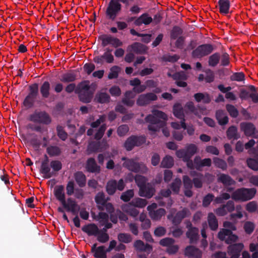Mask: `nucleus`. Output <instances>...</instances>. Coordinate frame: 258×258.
Returning <instances> with one entry per match:
<instances>
[{
    "instance_id": "nucleus-1",
    "label": "nucleus",
    "mask_w": 258,
    "mask_h": 258,
    "mask_svg": "<svg viewBox=\"0 0 258 258\" xmlns=\"http://www.w3.org/2000/svg\"><path fill=\"white\" fill-rule=\"evenodd\" d=\"M167 117L166 114L163 112L155 110L153 111V114L148 115L145 120L146 122L149 123L148 130L156 132L166 125Z\"/></svg>"
},
{
    "instance_id": "nucleus-2",
    "label": "nucleus",
    "mask_w": 258,
    "mask_h": 258,
    "mask_svg": "<svg viewBox=\"0 0 258 258\" xmlns=\"http://www.w3.org/2000/svg\"><path fill=\"white\" fill-rule=\"evenodd\" d=\"M98 39L101 41V46L103 47L111 45L117 48L114 52V55L116 57H121L123 56L124 50L121 48H118L123 45L122 42L119 38L110 34H103L99 36Z\"/></svg>"
},
{
    "instance_id": "nucleus-3",
    "label": "nucleus",
    "mask_w": 258,
    "mask_h": 258,
    "mask_svg": "<svg viewBox=\"0 0 258 258\" xmlns=\"http://www.w3.org/2000/svg\"><path fill=\"white\" fill-rule=\"evenodd\" d=\"M257 190L255 187H241L236 189L231 194V198L236 202H245L254 198Z\"/></svg>"
},
{
    "instance_id": "nucleus-4",
    "label": "nucleus",
    "mask_w": 258,
    "mask_h": 258,
    "mask_svg": "<svg viewBox=\"0 0 258 258\" xmlns=\"http://www.w3.org/2000/svg\"><path fill=\"white\" fill-rule=\"evenodd\" d=\"M88 81H85L79 83L76 90V93L78 94L80 101L84 103H90L93 98L94 90L91 89Z\"/></svg>"
},
{
    "instance_id": "nucleus-5",
    "label": "nucleus",
    "mask_w": 258,
    "mask_h": 258,
    "mask_svg": "<svg viewBox=\"0 0 258 258\" xmlns=\"http://www.w3.org/2000/svg\"><path fill=\"white\" fill-rule=\"evenodd\" d=\"M121 160L124 161L123 166L132 172L145 174L148 171L147 167L142 162H138L134 159H127L124 157Z\"/></svg>"
},
{
    "instance_id": "nucleus-6",
    "label": "nucleus",
    "mask_w": 258,
    "mask_h": 258,
    "mask_svg": "<svg viewBox=\"0 0 258 258\" xmlns=\"http://www.w3.org/2000/svg\"><path fill=\"white\" fill-rule=\"evenodd\" d=\"M28 120L39 124L48 125L52 121L50 115L44 110H36L28 116Z\"/></svg>"
},
{
    "instance_id": "nucleus-7",
    "label": "nucleus",
    "mask_w": 258,
    "mask_h": 258,
    "mask_svg": "<svg viewBox=\"0 0 258 258\" xmlns=\"http://www.w3.org/2000/svg\"><path fill=\"white\" fill-rule=\"evenodd\" d=\"M146 89L145 85H139L136 87H134L132 90L126 91L124 94V97L121 99V102L127 107H132L135 104L134 98L136 93L139 94L144 92Z\"/></svg>"
},
{
    "instance_id": "nucleus-8",
    "label": "nucleus",
    "mask_w": 258,
    "mask_h": 258,
    "mask_svg": "<svg viewBox=\"0 0 258 258\" xmlns=\"http://www.w3.org/2000/svg\"><path fill=\"white\" fill-rule=\"evenodd\" d=\"M29 93L23 101V105L27 108H32L39 95V85L34 83L28 86Z\"/></svg>"
},
{
    "instance_id": "nucleus-9",
    "label": "nucleus",
    "mask_w": 258,
    "mask_h": 258,
    "mask_svg": "<svg viewBox=\"0 0 258 258\" xmlns=\"http://www.w3.org/2000/svg\"><path fill=\"white\" fill-rule=\"evenodd\" d=\"M121 10V5L117 0H110L105 11L106 18L114 21Z\"/></svg>"
},
{
    "instance_id": "nucleus-10",
    "label": "nucleus",
    "mask_w": 258,
    "mask_h": 258,
    "mask_svg": "<svg viewBox=\"0 0 258 258\" xmlns=\"http://www.w3.org/2000/svg\"><path fill=\"white\" fill-rule=\"evenodd\" d=\"M214 50V47L211 44H204L198 46L191 53L194 58H201L211 54Z\"/></svg>"
},
{
    "instance_id": "nucleus-11",
    "label": "nucleus",
    "mask_w": 258,
    "mask_h": 258,
    "mask_svg": "<svg viewBox=\"0 0 258 258\" xmlns=\"http://www.w3.org/2000/svg\"><path fill=\"white\" fill-rule=\"evenodd\" d=\"M125 186V183L123 179H120L118 181L115 179L109 180L106 183V191L107 194L112 196L113 195L116 190L122 191Z\"/></svg>"
},
{
    "instance_id": "nucleus-12",
    "label": "nucleus",
    "mask_w": 258,
    "mask_h": 258,
    "mask_svg": "<svg viewBox=\"0 0 258 258\" xmlns=\"http://www.w3.org/2000/svg\"><path fill=\"white\" fill-rule=\"evenodd\" d=\"M240 131L247 137L258 138V131L255 125L251 122H242L240 123Z\"/></svg>"
},
{
    "instance_id": "nucleus-13",
    "label": "nucleus",
    "mask_w": 258,
    "mask_h": 258,
    "mask_svg": "<svg viewBox=\"0 0 258 258\" xmlns=\"http://www.w3.org/2000/svg\"><path fill=\"white\" fill-rule=\"evenodd\" d=\"M198 152V147L194 144H187L184 149H179L176 152V155L179 158H185L189 160Z\"/></svg>"
},
{
    "instance_id": "nucleus-14",
    "label": "nucleus",
    "mask_w": 258,
    "mask_h": 258,
    "mask_svg": "<svg viewBox=\"0 0 258 258\" xmlns=\"http://www.w3.org/2000/svg\"><path fill=\"white\" fill-rule=\"evenodd\" d=\"M146 141L143 136H131L128 137L124 144V147L128 151H131L135 146H140Z\"/></svg>"
},
{
    "instance_id": "nucleus-15",
    "label": "nucleus",
    "mask_w": 258,
    "mask_h": 258,
    "mask_svg": "<svg viewBox=\"0 0 258 258\" xmlns=\"http://www.w3.org/2000/svg\"><path fill=\"white\" fill-rule=\"evenodd\" d=\"M190 215V210L187 208H183L181 210L178 211L175 215H168V219L171 221L174 226H178L184 218L189 217Z\"/></svg>"
},
{
    "instance_id": "nucleus-16",
    "label": "nucleus",
    "mask_w": 258,
    "mask_h": 258,
    "mask_svg": "<svg viewBox=\"0 0 258 258\" xmlns=\"http://www.w3.org/2000/svg\"><path fill=\"white\" fill-rule=\"evenodd\" d=\"M218 238L221 241H225L227 244H231L238 239V236L234 234L231 230L225 228L218 232Z\"/></svg>"
},
{
    "instance_id": "nucleus-17",
    "label": "nucleus",
    "mask_w": 258,
    "mask_h": 258,
    "mask_svg": "<svg viewBox=\"0 0 258 258\" xmlns=\"http://www.w3.org/2000/svg\"><path fill=\"white\" fill-rule=\"evenodd\" d=\"M157 98V95L153 93L141 94L137 100V104L139 106H144L149 104L151 101L156 100Z\"/></svg>"
},
{
    "instance_id": "nucleus-18",
    "label": "nucleus",
    "mask_w": 258,
    "mask_h": 258,
    "mask_svg": "<svg viewBox=\"0 0 258 258\" xmlns=\"http://www.w3.org/2000/svg\"><path fill=\"white\" fill-rule=\"evenodd\" d=\"M53 194L56 199L60 203L62 207H66V194L63 185H57L54 188Z\"/></svg>"
},
{
    "instance_id": "nucleus-19",
    "label": "nucleus",
    "mask_w": 258,
    "mask_h": 258,
    "mask_svg": "<svg viewBox=\"0 0 258 258\" xmlns=\"http://www.w3.org/2000/svg\"><path fill=\"white\" fill-rule=\"evenodd\" d=\"M97 243H95L91 247V252L95 258H107L106 248L104 245L97 247Z\"/></svg>"
},
{
    "instance_id": "nucleus-20",
    "label": "nucleus",
    "mask_w": 258,
    "mask_h": 258,
    "mask_svg": "<svg viewBox=\"0 0 258 258\" xmlns=\"http://www.w3.org/2000/svg\"><path fill=\"white\" fill-rule=\"evenodd\" d=\"M184 253L186 256L189 258H202V256L201 250L192 245L186 246Z\"/></svg>"
},
{
    "instance_id": "nucleus-21",
    "label": "nucleus",
    "mask_w": 258,
    "mask_h": 258,
    "mask_svg": "<svg viewBox=\"0 0 258 258\" xmlns=\"http://www.w3.org/2000/svg\"><path fill=\"white\" fill-rule=\"evenodd\" d=\"M134 246L135 249L139 252H147L150 253L152 249V246L148 243L145 244L141 240H137L134 242Z\"/></svg>"
},
{
    "instance_id": "nucleus-22",
    "label": "nucleus",
    "mask_w": 258,
    "mask_h": 258,
    "mask_svg": "<svg viewBox=\"0 0 258 258\" xmlns=\"http://www.w3.org/2000/svg\"><path fill=\"white\" fill-rule=\"evenodd\" d=\"M85 168L90 173H99L101 170L100 166L97 165L94 158H89L87 159Z\"/></svg>"
},
{
    "instance_id": "nucleus-23",
    "label": "nucleus",
    "mask_w": 258,
    "mask_h": 258,
    "mask_svg": "<svg viewBox=\"0 0 258 258\" xmlns=\"http://www.w3.org/2000/svg\"><path fill=\"white\" fill-rule=\"evenodd\" d=\"M127 50L137 54H144L146 52L147 48L145 45L141 43L134 42L128 46Z\"/></svg>"
},
{
    "instance_id": "nucleus-24",
    "label": "nucleus",
    "mask_w": 258,
    "mask_h": 258,
    "mask_svg": "<svg viewBox=\"0 0 258 258\" xmlns=\"http://www.w3.org/2000/svg\"><path fill=\"white\" fill-rule=\"evenodd\" d=\"M67 206L63 207L68 212H71L73 215H77L80 209L79 206L77 204V202L71 198L67 199Z\"/></svg>"
},
{
    "instance_id": "nucleus-25",
    "label": "nucleus",
    "mask_w": 258,
    "mask_h": 258,
    "mask_svg": "<svg viewBox=\"0 0 258 258\" xmlns=\"http://www.w3.org/2000/svg\"><path fill=\"white\" fill-rule=\"evenodd\" d=\"M99 229L94 223H90L85 225L82 228V230L87 234L89 236H97L99 232Z\"/></svg>"
},
{
    "instance_id": "nucleus-26",
    "label": "nucleus",
    "mask_w": 258,
    "mask_h": 258,
    "mask_svg": "<svg viewBox=\"0 0 258 258\" xmlns=\"http://www.w3.org/2000/svg\"><path fill=\"white\" fill-rule=\"evenodd\" d=\"M153 21V18L148 13H144L138 17L135 21L134 24L136 26H140L142 24L149 25Z\"/></svg>"
},
{
    "instance_id": "nucleus-27",
    "label": "nucleus",
    "mask_w": 258,
    "mask_h": 258,
    "mask_svg": "<svg viewBox=\"0 0 258 258\" xmlns=\"http://www.w3.org/2000/svg\"><path fill=\"white\" fill-rule=\"evenodd\" d=\"M110 97L109 95L103 90L98 91L95 95L94 97V101L101 103H108L110 102Z\"/></svg>"
},
{
    "instance_id": "nucleus-28",
    "label": "nucleus",
    "mask_w": 258,
    "mask_h": 258,
    "mask_svg": "<svg viewBox=\"0 0 258 258\" xmlns=\"http://www.w3.org/2000/svg\"><path fill=\"white\" fill-rule=\"evenodd\" d=\"M199 230L198 228H190L188 229L186 236L189 239V243L191 244L196 243L199 238Z\"/></svg>"
},
{
    "instance_id": "nucleus-29",
    "label": "nucleus",
    "mask_w": 258,
    "mask_h": 258,
    "mask_svg": "<svg viewBox=\"0 0 258 258\" xmlns=\"http://www.w3.org/2000/svg\"><path fill=\"white\" fill-rule=\"evenodd\" d=\"M155 189L149 183L140 188V195L148 199L151 198L154 195Z\"/></svg>"
},
{
    "instance_id": "nucleus-30",
    "label": "nucleus",
    "mask_w": 258,
    "mask_h": 258,
    "mask_svg": "<svg viewBox=\"0 0 258 258\" xmlns=\"http://www.w3.org/2000/svg\"><path fill=\"white\" fill-rule=\"evenodd\" d=\"M103 145L104 149H106L107 147V144L106 142H93L89 144L88 149L91 152H96L98 151H102L101 146Z\"/></svg>"
},
{
    "instance_id": "nucleus-31",
    "label": "nucleus",
    "mask_w": 258,
    "mask_h": 258,
    "mask_svg": "<svg viewBox=\"0 0 258 258\" xmlns=\"http://www.w3.org/2000/svg\"><path fill=\"white\" fill-rule=\"evenodd\" d=\"M226 135L229 140H236L240 138L237 127L235 125H231L228 127L226 131Z\"/></svg>"
},
{
    "instance_id": "nucleus-32",
    "label": "nucleus",
    "mask_w": 258,
    "mask_h": 258,
    "mask_svg": "<svg viewBox=\"0 0 258 258\" xmlns=\"http://www.w3.org/2000/svg\"><path fill=\"white\" fill-rule=\"evenodd\" d=\"M76 182L80 187H84L86 184V176L82 171H77L74 174Z\"/></svg>"
},
{
    "instance_id": "nucleus-33",
    "label": "nucleus",
    "mask_w": 258,
    "mask_h": 258,
    "mask_svg": "<svg viewBox=\"0 0 258 258\" xmlns=\"http://www.w3.org/2000/svg\"><path fill=\"white\" fill-rule=\"evenodd\" d=\"M194 97L197 102L202 101L204 104H208L211 101V97L207 93H197L194 94Z\"/></svg>"
},
{
    "instance_id": "nucleus-34",
    "label": "nucleus",
    "mask_w": 258,
    "mask_h": 258,
    "mask_svg": "<svg viewBox=\"0 0 258 258\" xmlns=\"http://www.w3.org/2000/svg\"><path fill=\"white\" fill-rule=\"evenodd\" d=\"M218 6L221 14L226 15L229 13L230 3L229 0H219Z\"/></svg>"
},
{
    "instance_id": "nucleus-35",
    "label": "nucleus",
    "mask_w": 258,
    "mask_h": 258,
    "mask_svg": "<svg viewBox=\"0 0 258 258\" xmlns=\"http://www.w3.org/2000/svg\"><path fill=\"white\" fill-rule=\"evenodd\" d=\"M216 117L218 123L221 125L226 124L229 121V118L224 111L218 110L216 112Z\"/></svg>"
},
{
    "instance_id": "nucleus-36",
    "label": "nucleus",
    "mask_w": 258,
    "mask_h": 258,
    "mask_svg": "<svg viewBox=\"0 0 258 258\" xmlns=\"http://www.w3.org/2000/svg\"><path fill=\"white\" fill-rule=\"evenodd\" d=\"M50 84L48 81H44L40 86V92L43 98H48L50 95Z\"/></svg>"
},
{
    "instance_id": "nucleus-37",
    "label": "nucleus",
    "mask_w": 258,
    "mask_h": 258,
    "mask_svg": "<svg viewBox=\"0 0 258 258\" xmlns=\"http://www.w3.org/2000/svg\"><path fill=\"white\" fill-rule=\"evenodd\" d=\"M40 173L43 175L45 178H49L53 176L52 172H51V167L49 163H41L39 170Z\"/></svg>"
},
{
    "instance_id": "nucleus-38",
    "label": "nucleus",
    "mask_w": 258,
    "mask_h": 258,
    "mask_svg": "<svg viewBox=\"0 0 258 258\" xmlns=\"http://www.w3.org/2000/svg\"><path fill=\"white\" fill-rule=\"evenodd\" d=\"M76 79L77 74L73 71L63 74L60 78V81L65 83L74 82Z\"/></svg>"
},
{
    "instance_id": "nucleus-39",
    "label": "nucleus",
    "mask_w": 258,
    "mask_h": 258,
    "mask_svg": "<svg viewBox=\"0 0 258 258\" xmlns=\"http://www.w3.org/2000/svg\"><path fill=\"white\" fill-rule=\"evenodd\" d=\"M207 220L210 229L213 231L216 230L218 228V222L215 215L213 213H209Z\"/></svg>"
},
{
    "instance_id": "nucleus-40",
    "label": "nucleus",
    "mask_w": 258,
    "mask_h": 258,
    "mask_svg": "<svg viewBox=\"0 0 258 258\" xmlns=\"http://www.w3.org/2000/svg\"><path fill=\"white\" fill-rule=\"evenodd\" d=\"M219 182L225 185H232L235 184V181L229 175L222 173L218 178Z\"/></svg>"
},
{
    "instance_id": "nucleus-41",
    "label": "nucleus",
    "mask_w": 258,
    "mask_h": 258,
    "mask_svg": "<svg viewBox=\"0 0 258 258\" xmlns=\"http://www.w3.org/2000/svg\"><path fill=\"white\" fill-rule=\"evenodd\" d=\"M122 210L123 212L127 213L134 217H137L139 214V211L135 207L130 205L129 204L123 205L122 206Z\"/></svg>"
},
{
    "instance_id": "nucleus-42",
    "label": "nucleus",
    "mask_w": 258,
    "mask_h": 258,
    "mask_svg": "<svg viewBox=\"0 0 258 258\" xmlns=\"http://www.w3.org/2000/svg\"><path fill=\"white\" fill-rule=\"evenodd\" d=\"M181 183V179L179 178H176L168 186L174 194H178Z\"/></svg>"
},
{
    "instance_id": "nucleus-43",
    "label": "nucleus",
    "mask_w": 258,
    "mask_h": 258,
    "mask_svg": "<svg viewBox=\"0 0 258 258\" xmlns=\"http://www.w3.org/2000/svg\"><path fill=\"white\" fill-rule=\"evenodd\" d=\"M173 113L174 115L179 119L185 117L184 110L181 105L179 103H176L173 107Z\"/></svg>"
},
{
    "instance_id": "nucleus-44",
    "label": "nucleus",
    "mask_w": 258,
    "mask_h": 258,
    "mask_svg": "<svg viewBox=\"0 0 258 258\" xmlns=\"http://www.w3.org/2000/svg\"><path fill=\"white\" fill-rule=\"evenodd\" d=\"M46 152L50 157L59 156L61 154V150L56 146L50 145L46 148Z\"/></svg>"
},
{
    "instance_id": "nucleus-45",
    "label": "nucleus",
    "mask_w": 258,
    "mask_h": 258,
    "mask_svg": "<svg viewBox=\"0 0 258 258\" xmlns=\"http://www.w3.org/2000/svg\"><path fill=\"white\" fill-rule=\"evenodd\" d=\"M165 210L163 208H159L156 210L150 211V217L154 220H159L165 214Z\"/></svg>"
},
{
    "instance_id": "nucleus-46",
    "label": "nucleus",
    "mask_w": 258,
    "mask_h": 258,
    "mask_svg": "<svg viewBox=\"0 0 258 258\" xmlns=\"http://www.w3.org/2000/svg\"><path fill=\"white\" fill-rule=\"evenodd\" d=\"M128 204L135 208H143L147 205V202L145 199L137 198L133 199Z\"/></svg>"
},
{
    "instance_id": "nucleus-47",
    "label": "nucleus",
    "mask_w": 258,
    "mask_h": 258,
    "mask_svg": "<svg viewBox=\"0 0 258 258\" xmlns=\"http://www.w3.org/2000/svg\"><path fill=\"white\" fill-rule=\"evenodd\" d=\"M221 55L219 52H215L210 55L208 59V64L212 67H216L219 62Z\"/></svg>"
},
{
    "instance_id": "nucleus-48",
    "label": "nucleus",
    "mask_w": 258,
    "mask_h": 258,
    "mask_svg": "<svg viewBox=\"0 0 258 258\" xmlns=\"http://www.w3.org/2000/svg\"><path fill=\"white\" fill-rule=\"evenodd\" d=\"M50 166L52 170L51 171V172H52L53 176L55 175L56 173L62 168V163L59 160H54L51 161L50 162Z\"/></svg>"
},
{
    "instance_id": "nucleus-49",
    "label": "nucleus",
    "mask_w": 258,
    "mask_h": 258,
    "mask_svg": "<svg viewBox=\"0 0 258 258\" xmlns=\"http://www.w3.org/2000/svg\"><path fill=\"white\" fill-rule=\"evenodd\" d=\"M117 239L120 242L129 243L132 241L133 237L129 233H120L117 235Z\"/></svg>"
},
{
    "instance_id": "nucleus-50",
    "label": "nucleus",
    "mask_w": 258,
    "mask_h": 258,
    "mask_svg": "<svg viewBox=\"0 0 258 258\" xmlns=\"http://www.w3.org/2000/svg\"><path fill=\"white\" fill-rule=\"evenodd\" d=\"M173 165V159L171 156L169 155L164 157L161 162V166L163 168H169L172 167Z\"/></svg>"
},
{
    "instance_id": "nucleus-51",
    "label": "nucleus",
    "mask_w": 258,
    "mask_h": 258,
    "mask_svg": "<svg viewBox=\"0 0 258 258\" xmlns=\"http://www.w3.org/2000/svg\"><path fill=\"white\" fill-rule=\"evenodd\" d=\"M109 200V198L106 199L105 195L103 192H98L95 197V201L98 206H102L104 205L108 200Z\"/></svg>"
},
{
    "instance_id": "nucleus-52",
    "label": "nucleus",
    "mask_w": 258,
    "mask_h": 258,
    "mask_svg": "<svg viewBox=\"0 0 258 258\" xmlns=\"http://www.w3.org/2000/svg\"><path fill=\"white\" fill-rule=\"evenodd\" d=\"M245 209L249 213H258V203L255 201L249 202L245 205Z\"/></svg>"
},
{
    "instance_id": "nucleus-53",
    "label": "nucleus",
    "mask_w": 258,
    "mask_h": 258,
    "mask_svg": "<svg viewBox=\"0 0 258 258\" xmlns=\"http://www.w3.org/2000/svg\"><path fill=\"white\" fill-rule=\"evenodd\" d=\"M247 166L254 171H258V161L252 158H248L246 160Z\"/></svg>"
},
{
    "instance_id": "nucleus-54",
    "label": "nucleus",
    "mask_w": 258,
    "mask_h": 258,
    "mask_svg": "<svg viewBox=\"0 0 258 258\" xmlns=\"http://www.w3.org/2000/svg\"><path fill=\"white\" fill-rule=\"evenodd\" d=\"M96 236L97 237V241L101 243H105L108 242L110 237L109 234L107 232H104V231L100 230L98 234H97Z\"/></svg>"
},
{
    "instance_id": "nucleus-55",
    "label": "nucleus",
    "mask_w": 258,
    "mask_h": 258,
    "mask_svg": "<svg viewBox=\"0 0 258 258\" xmlns=\"http://www.w3.org/2000/svg\"><path fill=\"white\" fill-rule=\"evenodd\" d=\"M183 30L179 26H175L173 27L170 32L171 39L175 40L178 38L182 34Z\"/></svg>"
},
{
    "instance_id": "nucleus-56",
    "label": "nucleus",
    "mask_w": 258,
    "mask_h": 258,
    "mask_svg": "<svg viewBox=\"0 0 258 258\" xmlns=\"http://www.w3.org/2000/svg\"><path fill=\"white\" fill-rule=\"evenodd\" d=\"M213 162L217 168H220L223 170L227 169V164L225 160L218 157H214L213 158Z\"/></svg>"
},
{
    "instance_id": "nucleus-57",
    "label": "nucleus",
    "mask_w": 258,
    "mask_h": 258,
    "mask_svg": "<svg viewBox=\"0 0 258 258\" xmlns=\"http://www.w3.org/2000/svg\"><path fill=\"white\" fill-rule=\"evenodd\" d=\"M184 111L186 113H187V111H186V110H187L189 112L196 115H198L199 114L198 109L196 107L194 103L191 101L187 102L184 106Z\"/></svg>"
},
{
    "instance_id": "nucleus-58",
    "label": "nucleus",
    "mask_w": 258,
    "mask_h": 258,
    "mask_svg": "<svg viewBox=\"0 0 258 258\" xmlns=\"http://www.w3.org/2000/svg\"><path fill=\"white\" fill-rule=\"evenodd\" d=\"M226 109L230 116L233 118H236L239 115V111L232 104H228L226 105Z\"/></svg>"
},
{
    "instance_id": "nucleus-59",
    "label": "nucleus",
    "mask_w": 258,
    "mask_h": 258,
    "mask_svg": "<svg viewBox=\"0 0 258 258\" xmlns=\"http://www.w3.org/2000/svg\"><path fill=\"white\" fill-rule=\"evenodd\" d=\"M245 74L243 72L233 73L230 77V81L242 82L245 80Z\"/></svg>"
},
{
    "instance_id": "nucleus-60",
    "label": "nucleus",
    "mask_w": 258,
    "mask_h": 258,
    "mask_svg": "<svg viewBox=\"0 0 258 258\" xmlns=\"http://www.w3.org/2000/svg\"><path fill=\"white\" fill-rule=\"evenodd\" d=\"M243 245L242 243H237L229 246L230 253L240 254Z\"/></svg>"
},
{
    "instance_id": "nucleus-61",
    "label": "nucleus",
    "mask_w": 258,
    "mask_h": 258,
    "mask_svg": "<svg viewBox=\"0 0 258 258\" xmlns=\"http://www.w3.org/2000/svg\"><path fill=\"white\" fill-rule=\"evenodd\" d=\"M134 192L133 189H128L122 193L120 199L124 202H127L134 197Z\"/></svg>"
},
{
    "instance_id": "nucleus-62",
    "label": "nucleus",
    "mask_w": 258,
    "mask_h": 258,
    "mask_svg": "<svg viewBox=\"0 0 258 258\" xmlns=\"http://www.w3.org/2000/svg\"><path fill=\"white\" fill-rule=\"evenodd\" d=\"M29 136H33V138L30 140V142L32 147L36 150H38L41 144L37 138V135L34 133H30L28 134Z\"/></svg>"
},
{
    "instance_id": "nucleus-63",
    "label": "nucleus",
    "mask_w": 258,
    "mask_h": 258,
    "mask_svg": "<svg viewBox=\"0 0 258 258\" xmlns=\"http://www.w3.org/2000/svg\"><path fill=\"white\" fill-rule=\"evenodd\" d=\"M254 228L255 225L252 222L246 221L244 224L243 229L247 234H251L253 232Z\"/></svg>"
},
{
    "instance_id": "nucleus-64",
    "label": "nucleus",
    "mask_w": 258,
    "mask_h": 258,
    "mask_svg": "<svg viewBox=\"0 0 258 258\" xmlns=\"http://www.w3.org/2000/svg\"><path fill=\"white\" fill-rule=\"evenodd\" d=\"M56 132L57 136L60 139L63 141L66 140L68 138V134L62 126L57 125L56 127Z\"/></svg>"
}]
</instances>
